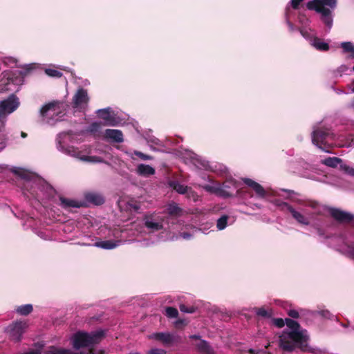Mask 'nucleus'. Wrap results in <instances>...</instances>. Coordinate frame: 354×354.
I'll use <instances>...</instances> for the list:
<instances>
[{"mask_svg":"<svg viewBox=\"0 0 354 354\" xmlns=\"http://www.w3.org/2000/svg\"><path fill=\"white\" fill-rule=\"evenodd\" d=\"M337 6V0H312L307 3L306 8L310 10H315L321 15L322 22L330 29L333 26V19L332 10Z\"/></svg>","mask_w":354,"mask_h":354,"instance_id":"obj_1","label":"nucleus"},{"mask_svg":"<svg viewBox=\"0 0 354 354\" xmlns=\"http://www.w3.org/2000/svg\"><path fill=\"white\" fill-rule=\"evenodd\" d=\"M105 337L103 330H98L91 333L77 331L73 337V346L78 350L81 348L90 347L100 343Z\"/></svg>","mask_w":354,"mask_h":354,"instance_id":"obj_2","label":"nucleus"},{"mask_svg":"<svg viewBox=\"0 0 354 354\" xmlns=\"http://www.w3.org/2000/svg\"><path fill=\"white\" fill-rule=\"evenodd\" d=\"M28 324L26 321H16L10 324L6 329L10 340L18 342L21 340L22 335L26 332Z\"/></svg>","mask_w":354,"mask_h":354,"instance_id":"obj_3","label":"nucleus"},{"mask_svg":"<svg viewBox=\"0 0 354 354\" xmlns=\"http://www.w3.org/2000/svg\"><path fill=\"white\" fill-rule=\"evenodd\" d=\"M328 212L330 216L339 224H351L354 226V215L339 208L330 207Z\"/></svg>","mask_w":354,"mask_h":354,"instance_id":"obj_4","label":"nucleus"},{"mask_svg":"<svg viewBox=\"0 0 354 354\" xmlns=\"http://www.w3.org/2000/svg\"><path fill=\"white\" fill-rule=\"evenodd\" d=\"M88 101L87 91L83 88H79L73 97V107L82 109L88 104Z\"/></svg>","mask_w":354,"mask_h":354,"instance_id":"obj_5","label":"nucleus"},{"mask_svg":"<svg viewBox=\"0 0 354 354\" xmlns=\"http://www.w3.org/2000/svg\"><path fill=\"white\" fill-rule=\"evenodd\" d=\"M19 102L13 96L0 103V118L7 113H11L18 107Z\"/></svg>","mask_w":354,"mask_h":354,"instance_id":"obj_6","label":"nucleus"},{"mask_svg":"<svg viewBox=\"0 0 354 354\" xmlns=\"http://www.w3.org/2000/svg\"><path fill=\"white\" fill-rule=\"evenodd\" d=\"M279 346L284 351L291 352L295 350L296 345L288 336L286 334V331L279 336Z\"/></svg>","mask_w":354,"mask_h":354,"instance_id":"obj_7","label":"nucleus"},{"mask_svg":"<svg viewBox=\"0 0 354 354\" xmlns=\"http://www.w3.org/2000/svg\"><path fill=\"white\" fill-rule=\"evenodd\" d=\"M328 136V133L322 129H317L313 132L312 142L319 148L322 149V145L325 144V140Z\"/></svg>","mask_w":354,"mask_h":354,"instance_id":"obj_8","label":"nucleus"},{"mask_svg":"<svg viewBox=\"0 0 354 354\" xmlns=\"http://www.w3.org/2000/svg\"><path fill=\"white\" fill-rule=\"evenodd\" d=\"M97 114L100 118L106 122L107 125H115V119L113 115H111L110 108L99 109L97 111Z\"/></svg>","mask_w":354,"mask_h":354,"instance_id":"obj_9","label":"nucleus"},{"mask_svg":"<svg viewBox=\"0 0 354 354\" xmlns=\"http://www.w3.org/2000/svg\"><path fill=\"white\" fill-rule=\"evenodd\" d=\"M243 183L254 189L255 193L260 197H265L266 192L264 188L258 183L250 178H244Z\"/></svg>","mask_w":354,"mask_h":354,"instance_id":"obj_10","label":"nucleus"},{"mask_svg":"<svg viewBox=\"0 0 354 354\" xmlns=\"http://www.w3.org/2000/svg\"><path fill=\"white\" fill-rule=\"evenodd\" d=\"M104 137L118 143L122 142L124 140L122 132L118 129H106Z\"/></svg>","mask_w":354,"mask_h":354,"instance_id":"obj_11","label":"nucleus"},{"mask_svg":"<svg viewBox=\"0 0 354 354\" xmlns=\"http://www.w3.org/2000/svg\"><path fill=\"white\" fill-rule=\"evenodd\" d=\"M84 198L86 202L95 205H100L104 203V197L100 194L95 192L86 193L84 195Z\"/></svg>","mask_w":354,"mask_h":354,"instance_id":"obj_12","label":"nucleus"},{"mask_svg":"<svg viewBox=\"0 0 354 354\" xmlns=\"http://www.w3.org/2000/svg\"><path fill=\"white\" fill-rule=\"evenodd\" d=\"M196 347L201 354H214L213 348L205 340L200 339V341L196 344Z\"/></svg>","mask_w":354,"mask_h":354,"instance_id":"obj_13","label":"nucleus"},{"mask_svg":"<svg viewBox=\"0 0 354 354\" xmlns=\"http://www.w3.org/2000/svg\"><path fill=\"white\" fill-rule=\"evenodd\" d=\"M59 201L61 202L62 207L65 209L68 207H81L84 206V202H78L75 200L64 198L63 196L59 197Z\"/></svg>","mask_w":354,"mask_h":354,"instance_id":"obj_14","label":"nucleus"},{"mask_svg":"<svg viewBox=\"0 0 354 354\" xmlns=\"http://www.w3.org/2000/svg\"><path fill=\"white\" fill-rule=\"evenodd\" d=\"M153 337L164 344H170L174 341V336L169 333H156L153 334Z\"/></svg>","mask_w":354,"mask_h":354,"instance_id":"obj_15","label":"nucleus"},{"mask_svg":"<svg viewBox=\"0 0 354 354\" xmlns=\"http://www.w3.org/2000/svg\"><path fill=\"white\" fill-rule=\"evenodd\" d=\"M137 172L140 176H149L155 174V169L148 165L140 164L137 167Z\"/></svg>","mask_w":354,"mask_h":354,"instance_id":"obj_16","label":"nucleus"},{"mask_svg":"<svg viewBox=\"0 0 354 354\" xmlns=\"http://www.w3.org/2000/svg\"><path fill=\"white\" fill-rule=\"evenodd\" d=\"M45 354H78L74 353L73 351L69 349L57 348L56 346H49L46 350L44 351Z\"/></svg>","mask_w":354,"mask_h":354,"instance_id":"obj_17","label":"nucleus"},{"mask_svg":"<svg viewBox=\"0 0 354 354\" xmlns=\"http://www.w3.org/2000/svg\"><path fill=\"white\" fill-rule=\"evenodd\" d=\"M288 337L295 344L301 343L304 339V335L299 330H294L290 332H286Z\"/></svg>","mask_w":354,"mask_h":354,"instance_id":"obj_18","label":"nucleus"},{"mask_svg":"<svg viewBox=\"0 0 354 354\" xmlns=\"http://www.w3.org/2000/svg\"><path fill=\"white\" fill-rule=\"evenodd\" d=\"M291 215L299 223L304 225L310 224L309 219L295 209L292 212Z\"/></svg>","mask_w":354,"mask_h":354,"instance_id":"obj_19","label":"nucleus"},{"mask_svg":"<svg viewBox=\"0 0 354 354\" xmlns=\"http://www.w3.org/2000/svg\"><path fill=\"white\" fill-rule=\"evenodd\" d=\"M145 226L150 230L151 232L160 230L163 228V225L160 222H155L151 219L146 218L145 221Z\"/></svg>","mask_w":354,"mask_h":354,"instance_id":"obj_20","label":"nucleus"},{"mask_svg":"<svg viewBox=\"0 0 354 354\" xmlns=\"http://www.w3.org/2000/svg\"><path fill=\"white\" fill-rule=\"evenodd\" d=\"M312 44L317 50L321 51H327L329 50V45L318 37L313 39Z\"/></svg>","mask_w":354,"mask_h":354,"instance_id":"obj_21","label":"nucleus"},{"mask_svg":"<svg viewBox=\"0 0 354 354\" xmlns=\"http://www.w3.org/2000/svg\"><path fill=\"white\" fill-rule=\"evenodd\" d=\"M118 241L112 240L102 241L95 243V245L106 250H111L118 246Z\"/></svg>","mask_w":354,"mask_h":354,"instance_id":"obj_22","label":"nucleus"},{"mask_svg":"<svg viewBox=\"0 0 354 354\" xmlns=\"http://www.w3.org/2000/svg\"><path fill=\"white\" fill-rule=\"evenodd\" d=\"M342 162V159L337 157H328L322 161V163L328 167L335 168Z\"/></svg>","mask_w":354,"mask_h":354,"instance_id":"obj_23","label":"nucleus"},{"mask_svg":"<svg viewBox=\"0 0 354 354\" xmlns=\"http://www.w3.org/2000/svg\"><path fill=\"white\" fill-rule=\"evenodd\" d=\"M167 212L171 216H178L181 214L182 209L176 203H173L168 205Z\"/></svg>","mask_w":354,"mask_h":354,"instance_id":"obj_24","label":"nucleus"},{"mask_svg":"<svg viewBox=\"0 0 354 354\" xmlns=\"http://www.w3.org/2000/svg\"><path fill=\"white\" fill-rule=\"evenodd\" d=\"M33 310V307L32 304H25L20 306H18L16 308V312L23 316H26L30 314Z\"/></svg>","mask_w":354,"mask_h":354,"instance_id":"obj_25","label":"nucleus"},{"mask_svg":"<svg viewBox=\"0 0 354 354\" xmlns=\"http://www.w3.org/2000/svg\"><path fill=\"white\" fill-rule=\"evenodd\" d=\"M344 53H350L349 57L354 59V44L351 41H344L341 44Z\"/></svg>","mask_w":354,"mask_h":354,"instance_id":"obj_26","label":"nucleus"},{"mask_svg":"<svg viewBox=\"0 0 354 354\" xmlns=\"http://www.w3.org/2000/svg\"><path fill=\"white\" fill-rule=\"evenodd\" d=\"M57 104L58 102H51L44 105L40 109L41 115L44 117L48 111L55 110V107L57 106Z\"/></svg>","mask_w":354,"mask_h":354,"instance_id":"obj_27","label":"nucleus"},{"mask_svg":"<svg viewBox=\"0 0 354 354\" xmlns=\"http://www.w3.org/2000/svg\"><path fill=\"white\" fill-rule=\"evenodd\" d=\"M171 186L179 194H185L188 190L187 186H185L178 182H173Z\"/></svg>","mask_w":354,"mask_h":354,"instance_id":"obj_28","label":"nucleus"},{"mask_svg":"<svg viewBox=\"0 0 354 354\" xmlns=\"http://www.w3.org/2000/svg\"><path fill=\"white\" fill-rule=\"evenodd\" d=\"M228 218V216L223 215L217 220L216 227L219 230H223L226 227Z\"/></svg>","mask_w":354,"mask_h":354,"instance_id":"obj_29","label":"nucleus"},{"mask_svg":"<svg viewBox=\"0 0 354 354\" xmlns=\"http://www.w3.org/2000/svg\"><path fill=\"white\" fill-rule=\"evenodd\" d=\"M165 315L169 318H176L178 315V311L174 307H167L165 308Z\"/></svg>","mask_w":354,"mask_h":354,"instance_id":"obj_30","label":"nucleus"},{"mask_svg":"<svg viewBox=\"0 0 354 354\" xmlns=\"http://www.w3.org/2000/svg\"><path fill=\"white\" fill-rule=\"evenodd\" d=\"M277 205L279 208L284 212H289L291 214L292 212L295 209V208L292 205H290L286 202H281L278 203Z\"/></svg>","mask_w":354,"mask_h":354,"instance_id":"obj_31","label":"nucleus"},{"mask_svg":"<svg viewBox=\"0 0 354 354\" xmlns=\"http://www.w3.org/2000/svg\"><path fill=\"white\" fill-rule=\"evenodd\" d=\"M285 322H286L287 326L289 328H290L292 330H299L300 325L297 322H296L292 319H290V318H286L285 319Z\"/></svg>","mask_w":354,"mask_h":354,"instance_id":"obj_32","label":"nucleus"},{"mask_svg":"<svg viewBox=\"0 0 354 354\" xmlns=\"http://www.w3.org/2000/svg\"><path fill=\"white\" fill-rule=\"evenodd\" d=\"M179 308L181 312L186 313H194L196 310V308L194 306H187L185 304H181L179 306Z\"/></svg>","mask_w":354,"mask_h":354,"instance_id":"obj_33","label":"nucleus"},{"mask_svg":"<svg viewBox=\"0 0 354 354\" xmlns=\"http://www.w3.org/2000/svg\"><path fill=\"white\" fill-rule=\"evenodd\" d=\"M45 73L50 77H60L62 76V73L55 69L47 68L45 70Z\"/></svg>","mask_w":354,"mask_h":354,"instance_id":"obj_34","label":"nucleus"},{"mask_svg":"<svg viewBox=\"0 0 354 354\" xmlns=\"http://www.w3.org/2000/svg\"><path fill=\"white\" fill-rule=\"evenodd\" d=\"M100 127H101L100 122H94L90 124L89 131L91 133L97 132L99 131V129H100Z\"/></svg>","mask_w":354,"mask_h":354,"instance_id":"obj_35","label":"nucleus"},{"mask_svg":"<svg viewBox=\"0 0 354 354\" xmlns=\"http://www.w3.org/2000/svg\"><path fill=\"white\" fill-rule=\"evenodd\" d=\"M272 322L273 324L278 328L283 327L286 323L285 320H283L282 318H274Z\"/></svg>","mask_w":354,"mask_h":354,"instance_id":"obj_36","label":"nucleus"},{"mask_svg":"<svg viewBox=\"0 0 354 354\" xmlns=\"http://www.w3.org/2000/svg\"><path fill=\"white\" fill-rule=\"evenodd\" d=\"M257 315L263 317H270V315L268 314V311L263 308H257Z\"/></svg>","mask_w":354,"mask_h":354,"instance_id":"obj_37","label":"nucleus"},{"mask_svg":"<svg viewBox=\"0 0 354 354\" xmlns=\"http://www.w3.org/2000/svg\"><path fill=\"white\" fill-rule=\"evenodd\" d=\"M134 153L136 156H137L138 157L144 160H150L151 158V157L149 155L145 154L141 151H136Z\"/></svg>","mask_w":354,"mask_h":354,"instance_id":"obj_38","label":"nucleus"},{"mask_svg":"<svg viewBox=\"0 0 354 354\" xmlns=\"http://www.w3.org/2000/svg\"><path fill=\"white\" fill-rule=\"evenodd\" d=\"M303 1H304V0H291V1H290L291 7H292L294 10H297V9H299L300 3H301Z\"/></svg>","mask_w":354,"mask_h":354,"instance_id":"obj_39","label":"nucleus"},{"mask_svg":"<svg viewBox=\"0 0 354 354\" xmlns=\"http://www.w3.org/2000/svg\"><path fill=\"white\" fill-rule=\"evenodd\" d=\"M288 315L292 318L297 319L299 317V314L297 310L291 309L288 311Z\"/></svg>","mask_w":354,"mask_h":354,"instance_id":"obj_40","label":"nucleus"},{"mask_svg":"<svg viewBox=\"0 0 354 354\" xmlns=\"http://www.w3.org/2000/svg\"><path fill=\"white\" fill-rule=\"evenodd\" d=\"M14 172L24 179H28L29 175L25 171H15Z\"/></svg>","mask_w":354,"mask_h":354,"instance_id":"obj_41","label":"nucleus"},{"mask_svg":"<svg viewBox=\"0 0 354 354\" xmlns=\"http://www.w3.org/2000/svg\"><path fill=\"white\" fill-rule=\"evenodd\" d=\"M166 352L163 349H151L148 354H165Z\"/></svg>","mask_w":354,"mask_h":354,"instance_id":"obj_42","label":"nucleus"},{"mask_svg":"<svg viewBox=\"0 0 354 354\" xmlns=\"http://www.w3.org/2000/svg\"><path fill=\"white\" fill-rule=\"evenodd\" d=\"M348 254L349 257L354 260V246H348Z\"/></svg>","mask_w":354,"mask_h":354,"instance_id":"obj_43","label":"nucleus"},{"mask_svg":"<svg viewBox=\"0 0 354 354\" xmlns=\"http://www.w3.org/2000/svg\"><path fill=\"white\" fill-rule=\"evenodd\" d=\"M344 169L348 174L354 176V169L346 165L344 167Z\"/></svg>","mask_w":354,"mask_h":354,"instance_id":"obj_44","label":"nucleus"},{"mask_svg":"<svg viewBox=\"0 0 354 354\" xmlns=\"http://www.w3.org/2000/svg\"><path fill=\"white\" fill-rule=\"evenodd\" d=\"M319 314L324 317H326V318H329L330 316V313L328 310H322L319 312Z\"/></svg>","mask_w":354,"mask_h":354,"instance_id":"obj_45","label":"nucleus"},{"mask_svg":"<svg viewBox=\"0 0 354 354\" xmlns=\"http://www.w3.org/2000/svg\"><path fill=\"white\" fill-rule=\"evenodd\" d=\"M130 206L136 211L140 209V205L138 203L129 204Z\"/></svg>","mask_w":354,"mask_h":354,"instance_id":"obj_46","label":"nucleus"},{"mask_svg":"<svg viewBox=\"0 0 354 354\" xmlns=\"http://www.w3.org/2000/svg\"><path fill=\"white\" fill-rule=\"evenodd\" d=\"M88 158L89 159H94L96 162H101V158L96 156H88Z\"/></svg>","mask_w":354,"mask_h":354,"instance_id":"obj_47","label":"nucleus"},{"mask_svg":"<svg viewBox=\"0 0 354 354\" xmlns=\"http://www.w3.org/2000/svg\"><path fill=\"white\" fill-rule=\"evenodd\" d=\"M190 338L191 339H199L200 337L196 335H191L190 336Z\"/></svg>","mask_w":354,"mask_h":354,"instance_id":"obj_48","label":"nucleus"},{"mask_svg":"<svg viewBox=\"0 0 354 354\" xmlns=\"http://www.w3.org/2000/svg\"><path fill=\"white\" fill-rule=\"evenodd\" d=\"M21 136L24 138H26L27 137V133L24 132V131H21Z\"/></svg>","mask_w":354,"mask_h":354,"instance_id":"obj_49","label":"nucleus"},{"mask_svg":"<svg viewBox=\"0 0 354 354\" xmlns=\"http://www.w3.org/2000/svg\"><path fill=\"white\" fill-rule=\"evenodd\" d=\"M189 236H190V235H189V234H187V233H184V234H183V237H184V238H188V237H189Z\"/></svg>","mask_w":354,"mask_h":354,"instance_id":"obj_50","label":"nucleus"},{"mask_svg":"<svg viewBox=\"0 0 354 354\" xmlns=\"http://www.w3.org/2000/svg\"><path fill=\"white\" fill-rule=\"evenodd\" d=\"M249 353H252V354H254V350H253V349H250V350H249Z\"/></svg>","mask_w":354,"mask_h":354,"instance_id":"obj_51","label":"nucleus"},{"mask_svg":"<svg viewBox=\"0 0 354 354\" xmlns=\"http://www.w3.org/2000/svg\"><path fill=\"white\" fill-rule=\"evenodd\" d=\"M352 107L354 109V100L352 102V104H351Z\"/></svg>","mask_w":354,"mask_h":354,"instance_id":"obj_52","label":"nucleus"},{"mask_svg":"<svg viewBox=\"0 0 354 354\" xmlns=\"http://www.w3.org/2000/svg\"><path fill=\"white\" fill-rule=\"evenodd\" d=\"M353 91L354 92V86H353Z\"/></svg>","mask_w":354,"mask_h":354,"instance_id":"obj_53","label":"nucleus"},{"mask_svg":"<svg viewBox=\"0 0 354 354\" xmlns=\"http://www.w3.org/2000/svg\"><path fill=\"white\" fill-rule=\"evenodd\" d=\"M353 71H354V66H353Z\"/></svg>","mask_w":354,"mask_h":354,"instance_id":"obj_54","label":"nucleus"}]
</instances>
